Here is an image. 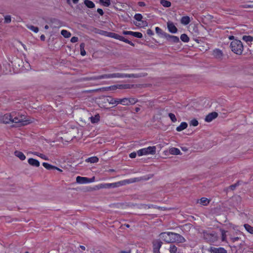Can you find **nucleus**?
Here are the masks:
<instances>
[{"label": "nucleus", "mask_w": 253, "mask_h": 253, "mask_svg": "<svg viewBox=\"0 0 253 253\" xmlns=\"http://www.w3.org/2000/svg\"><path fill=\"white\" fill-rule=\"evenodd\" d=\"M213 55L215 58L218 60H222L223 52L219 49H215L213 51Z\"/></svg>", "instance_id": "16"}, {"label": "nucleus", "mask_w": 253, "mask_h": 253, "mask_svg": "<svg viewBox=\"0 0 253 253\" xmlns=\"http://www.w3.org/2000/svg\"><path fill=\"white\" fill-rule=\"evenodd\" d=\"M27 28L33 31L35 33H37L39 32V28L37 27H35L34 26L31 25H26Z\"/></svg>", "instance_id": "34"}, {"label": "nucleus", "mask_w": 253, "mask_h": 253, "mask_svg": "<svg viewBox=\"0 0 253 253\" xmlns=\"http://www.w3.org/2000/svg\"><path fill=\"white\" fill-rule=\"evenodd\" d=\"M160 3L165 7H169L171 6V2L166 0H161Z\"/></svg>", "instance_id": "32"}, {"label": "nucleus", "mask_w": 253, "mask_h": 253, "mask_svg": "<svg viewBox=\"0 0 253 253\" xmlns=\"http://www.w3.org/2000/svg\"><path fill=\"white\" fill-rule=\"evenodd\" d=\"M128 104L129 105H133L138 102V100L135 99V98H128Z\"/></svg>", "instance_id": "43"}, {"label": "nucleus", "mask_w": 253, "mask_h": 253, "mask_svg": "<svg viewBox=\"0 0 253 253\" xmlns=\"http://www.w3.org/2000/svg\"><path fill=\"white\" fill-rule=\"evenodd\" d=\"M156 146H149L147 148H143L137 151V154L139 156L148 154L154 155L156 153Z\"/></svg>", "instance_id": "4"}, {"label": "nucleus", "mask_w": 253, "mask_h": 253, "mask_svg": "<svg viewBox=\"0 0 253 253\" xmlns=\"http://www.w3.org/2000/svg\"><path fill=\"white\" fill-rule=\"evenodd\" d=\"M210 251L211 253H227L226 250L221 247H211Z\"/></svg>", "instance_id": "17"}, {"label": "nucleus", "mask_w": 253, "mask_h": 253, "mask_svg": "<svg viewBox=\"0 0 253 253\" xmlns=\"http://www.w3.org/2000/svg\"><path fill=\"white\" fill-rule=\"evenodd\" d=\"M188 126L186 122H182L181 123L179 126H177L176 130L177 131H181L184 129L186 128Z\"/></svg>", "instance_id": "24"}, {"label": "nucleus", "mask_w": 253, "mask_h": 253, "mask_svg": "<svg viewBox=\"0 0 253 253\" xmlns=\"http://www.w3.org/2000/svg\"><path fill=\"white\" fill-rule=\"evenodd\" d=\"M160 251V249H156V248H153V253H156L157 252H159Z\"/></svg>", "instance_id": "63"}, {"label": "nucleus", "mask_w": 253, "mask_h": 253, "mask_svg": "<svg viewBox=\"0 0 253 253\" xmlns=\"http://www.w3.org/2000/svg\"><path fill=\"white\" fill-rule=\"evenodd\" d=\"M180 22L182 24L186 25L190 23V19L188 16H183L181 19Z\"/></svg>", "instance_id": "26"}, {"label": "nucleus", "mask_w": 253, "mask_h": 253, "mask_svg": "<svg viewBox=\"0 0 253 253\" xmlns=\"http://www.w3.org/2000/svg\"><path fill=\"white\" fill-rule=\"evenodd\" d=\"M242 39L246 42H251L253 41V37L251 36H244Z\"/></svg>", "instance_id": "38"}, {"label": "nucleus", "mask_w": 253, "mask_h": 253, "mask_svg": "<svg viewBox=\"0 0 253 253\" xmlns=\"http://www.w3.org/2000/svg\"><path fill=\"white\" fill-rule=\"evenodd\" d=\"M244 227L246 230L251 234H253V227L248 224H245Z\"/></svg>", "instance_id": "33"}, {"label": "nucleus", "mask_w": 253, "mask_h": 253, "mask_svg": "<svg viewBox=\"0 0 253 253\" xmlns=\"http://www.w3.org/2000/svg\"><path fill=\"white\" fill-rule=\"evenodd\" d=\"M39 157L41 158L42 159L45 160H48V158L44 154L41 153L39 155Z\"/></svg>", "instance_id": "53"}, {"label": "nucleus", "mask_w": 253, "mask_h": 253, "mask_svg": "<svg viewBox=\"0 0 253 253\" xmlns=\"http://www.w3.org/2000/svg\"><path fill=\"white\" fill-rule=\"evenodd\" d=\"M121 41H123L126 43H127L129 44H130V45L131 46H134V44L131 41L128 40L127 39L125 38L124 37H123V39Z\"/></svg>", "instance_id": "48"}, {"label": "nucleus", "mask_w": 253, "mask_h": 253, "mask_svg": "<svg viewBox=\"0 0 253 253\" xmlns=\"http://www.w3.org/2000/svg\"><path fill=\"white\" fill-rule=\"evenodd\" d=\"M136 153L135 152H132L129 154V157L131 158H134L136 157Z\"/></svg>", "instance_id": "57"}, {"label": "nucleus", "mask_w": 253, "mask_h": 253, "mask_svg": "<svg viewBox=\"0 0 253 253\" xmlns=\"http://www.w3.org/2000/svg\"><path fill=\"white\" fill-rule=\"evenodd\" d=\"M241 182H242V181L240 180H239L236 183L230 185L229 188L231 190H234L237 186H238L239 185H240L241 184Z\"/></svg>", "instance_id": "42"}, {"label": "nucleus", "mask_w": 253, "mask_h": 253, "mask_svg": "<svg viewBox=\"0 0 253 253\" xmlns=\"http://www.w3.org/2000/svg\"><path fill=\"white\" fill-rule=\"evenodd\" d=\"M28 162L31 166L35 167H39L40 165L39 161L33 158L29 159Z\"/></svg>", "instance_id": "18"}, {"label": "nucleus", "mask_w": 253, "mask_h": 253, "mask_svg": "<svg viewBox=\"0 0 253 253\" xmlns=\"http://www.w3.org/2000/svg\"><path fill=\"white\" fill-rule=\"evenodd\" d=\"M218 116L217 113L215 112H212L209 113L205 118V121L207 122H211L213 119H215Z\"/></svg>", "instance_id": "12"}, {"label": "nucleus", "mask_w": 253, "mask_h": 253, "mask_svg": "<svg viewBox=\"0 0 253 253\" xmlns=\"http://www.w3.org/2000/svg\"><path fill=\"white\" fill-rule=\"evenodd\" d=\"M90 121L92 123L95 124L98 123L100 120V116L98 114L95 115L94 117L92 116L90 118Z\"/></svg>", "instance_id": "27"}, {"label": "nucleus", "mask_w": 253, "mask_h": 253, "mask_svg": "<svg viewBox=\"0 0 253 253\" xmlns=\"http://www.w3.org/2000/svg\"><path fill=\"white\" fill-rule=\"evenodd\" d=\"M14 155L22 161H23L26 159V156L22 152L17 150L15 151L14 152Z\"/></svg>", "instance_id": "22"}, {"label": "nucleus", "mask_w": 253, "mask_h": 253, "mask_svg": "<svg viewBox=\"0 0 253 253\" xmlns=\"http://www.w3.org/2000/svg\"><path fill=\"white\" fill-rule=\"evenodd\" d=\"M204 237L210 242H213L216 239V236L211 233H204Z\"/></svg>", "instance_id": "19"}, {"label": "nucleus", "mask_w": 253, "mask_h": 253, "mask_svg": "<svg viewBox=\"0 0 253 253\" xmlns=\"http://www.w3.org/2000/svg\"><path fill=\"white\" fill-rule=\"evenodd\" d=\"M140 110V109L139 107H136L135 108V112H138Z\"/></svg>", "instance_id": "64"}, {"label": "nucleus", "mask_w": 253, "mask_h": 253, "mask_svg": "<svg viewBox=\"0 0 253 253\" xmlns=\"http://www.w3.org/2000/svg\"><path fill=\"white\" fill-rule=\"evenodd\" d=\"M61 35L65 38H68L71 37V34L65 30H63L61 32Z\"/></svg>", "instance_id": "36"}, {"label": "nucleus", "mask_w": 253, "mask_h": 253, "mask_svg": "<svg viewBox=\"0 0 253 253\" xmlns=\"http://www.w3.org/2000/svg\"><path fill=\"white\" fill-rule=\"evenodd\" d=\"M130 182L129 181V180H126L123 181H120L117 182L110 183V188L118 187L121 186L125 185L126 183H129Z\"/></svg>", "instance_id": "10"}, {"label": "nucleus", "mask_w": 253, "mask_h": 253, "mask_svg": "<svg viewBox=\"0 0 253 253\" xmlns=\"http://www.w3.org/2000/svg\"><path fill=\"white\" fill-rule=\"evenodd\" d=\"M169 152L170 154L175 155H179L181 154L179 149L174 147H172L169 149Z\"/></svg>", "instance_id": "23"}, {"label": "nucleus", "mask_w": 253, "mask_h": 253, "mask_svg": "<svg viewBox=\"0 0 253 253\" xmlns=\"http://www.w3.org/2000/svg\"><path fill=\"white\" fill-rule=\"evenodd\" d=\"M239 239V238L237 237H234V238H231V240L232 241V242H235L237 241H238V240Z\"/></svg>", "instance_id": "60"}, {"label": "nucleus", "mask_w": 253, "mask_h": 253, "mask_svg": "<svg viewBox=\"0 0 253 253\" xmlns=\"http://www.w3.org/2000/svg\"><path fill=\"white\" fill-rule=\"evenodd\" d=\"M50 21L51 23L50 27L52 28H59L61 27L63 24L62 22L60 20L56 18L51 19Z\"/></svg>", "instance_id": "9"}, {"label": "nucleus", "mask_w": 253, "mask_h": 253, "mask_svg": "<svg viewBox=\"0 0 253 253\" xmlns=\"http://www.w3.org/2000/svg\"><path fill=\"white\" fill-rule=\"evenodd\" d=\"M99 100L100 104L102 105L101 108H104L105 106L103 104L107 102L110 104L114 105V98H113L111 96H101L100 97Z\"/></svg>", "instance_id": "6"}, {"label": "nucleus", "mask_w": 253, "mask_h": 253, "mask_svg": "<svg viewBox=\"0 0 253 253\" xmlns=\"http://www.w3.org/2000/svg\"><path fill=\"white\" fill-rule=\"evenodd\" d=\"M181 40L184 42H188L189 41V38L185 34H183L180 36Z\"/></svg>", "instance_id": "35"}, {"label": "nucleus", "mask_w": 253, "mask_h": 253, "mask_svg": "<svg viewBox=\"0 0 253 253\" xmlns=\"http://www.w3.org/2000/svg\"><path fill=\"white\" fill-rule=\"evenodd\" d=\"M41 40L42 41H44L45 39V37L44 35H42L40 37Z\"/></svg>", "instance_id": "61"}, {"label": "nucleus", "mask_w": 253, "mask_h": 253, "mask_svg": "<svg viewBox=\"0 0 253 253\" xmlns=\"http://www.w3.org/2000/svg\"><path fill=\"white\" fill-rule=\"evenodd\" d=\"M11 21V16L10 15H6L4 17V22L6 23H9Z\"/></svg>", "instance_id": "49"}, {"label": "nucleus", "mask_w": 253, "mask_h": 253, "mask_svg": "<svg viewBox=\"0 0 253 253\" xmlns=\"http://www.w3.org/2000/svg\"><path fill=\"white\" fill-rule=\"evenodd\" d=\"M168 115H169V118L170 119L171 121L172 122L174 123V122H176L177 119H176V118L174 114L169 113L168 114Z\"/></svg>", "instance_id": "44"}, {"label": "nucleus", "mask_w": 253, "mask_h": 253, "mask_svg": "<svg viewBox=\"0 0 253 253\" xmlns=\"http://www.w3.org/2000/svg\"><path fill=\"white\" fill-rule=\"evenodd\" d=\"M108 36L110 37L114 38L117 40H119L120 41H122V40L123 39V36H120V35H119L117 34L114 33H112V32L108 33Z\"/></svg>", "instance_id": "21"}, {"label": "nucleus", "mask_w": 253, "mask_h": 253, "mask_svg": "<svg viewBox=\"0 0 253 253\" xmlns=\"http://www.w3.org/2000/svg\"><path fill=\"white\" fill-rule=\"evenodd\" d=\"M24 116L17 115L15 112L10 114H6L0 117V122L3 124L15 123L14 126L18 127L28 125L29 122L28 120H25Z\"/></svg>", "instance_id": "1"}, {"label": "nucleus", "mask_w": 253, "mask_h": 253, "mask_svg": "<svg viewBox=\"0 0 253 253\" xmlns=\"http://www.w3.org/2000/svg\"><path fill=\"white\" fill-rule=\"evenodd\" d=\"M134 18L137 21H141L142 19V18H143V17H142V15L141 14L137 13V14H136L134 15Z\"/></svg>", "instance_id": "46"}, {"label": "nucleus", "mask_w": 253, "mask_h": 253, "mask_svg": "<svg viewBox=\"0 0 253 253\" xmlns=\"http://www.w3.org/2000/svg\"><path fill=\"white\" fill-rule=\"evenodd\" d=\"M243 8H253V4H245L242 6Z\"/></svg>", "instance_id": "58"}, {"label": "nucleus", "mask_w": 253, "mask_h": 253, "mask_svg": "<svg viewBox=\"0 0 253 253\" xmlns=\"http://www.w3.org/2000/svg\"><path fill=\"white\" fill-rule=\"evenodd\" d=\"M143 208L146 209V208H155V209H162L163 208L160 207H157L156 206L153 205H144Z\"/></svg>", "instance_id": "40"}, {"label": "nucleus", "mask_w": 253, "mask_h": 253, "mask_svg": "<svg viewBox=\"0 0 253 253\" xmlns=\"http://www.w3.org/2000/svg\"><path fill=\"white\" fill-rule=\"evenodd\" d=\"M78 41V38L77 37H73L71 39V42H76Z\"/></svg>", "instance_id": "52"}, {"label": "nucleus", "mask_w": 253, "mask_h": 253, "mask_svg": "<svg viewBox=\"0 0 253 253\" xmlns=\"http://www.w3.org/2000/svg\"><path fill=\"white\" fill-rule=\"evenodd\" d=\"M229 69V72L231 73H234L237 71V67L236 66H231L230 67Z\"/></svg>", "instance_id": "50"}, {"label": "nucleus", "mask_w": 253, "mask_h": 253, "mask_svg": "<svg viewBox=\"0 0 253 253\" xmlns=\"http://www.w3.org/2000/svg\"><path fill=\"white\" fill-rule=\"evenodd\" d=\"M134 86V84H118L117 85L112 86L113 89L114 88H119L120 89H128L131 88L133 87Z\"/></svg>", "instance_id": "11"}, {"label": "nucleus", "mask_w": 253, "mask_h": 253, "mask_svg": "<svg viewBox=\"0 0 253 253\" xmlns=\"http://www.w3.org/2000/svg\"><path fill=\"white\" fill-rule=\"evenodd\" d=\"M159 236L164 241L167 243L175 242L183 243L186 241L185 239L182 236L172 232H162Z\"/></svg>", "instance_id": "2"}, {"label": "nucleus", "mask_w": 253, "mask_h": 253, "mask_svg": "<svg viewBox=\"0 0 253 253\" xmlns=\"http://www.w3.org/2000/svg\"><path fill=\"white\" fill-rule=\"evenodd\" d=\"M153 248L160 249L163 244V242L158 240H154L152 242Z\"/></svg>", "instance_id": "20"}, {"label": "nucleus", "mask_w": 253, "mask_h": 253, "mask_svg": "<svg viewBox=\"0 0 253 253\" xmlns=\"http://www.w3.org/2000/svg\"><path fill=\"white\" fill-rule=\"evenodd\" d=\"M80 50H81V54L82 56H84L86 54V52L84 49L85 46V44L84 43H82L80 44Z\"/></svg>", "instance_id": "37"}, {"label": "nucleus", "mask_w": 253, "mask_h": 253, "mask_svg": "<svg viewBox=\"0 0 253 253\" xmlns=\"http://www.w3.org/2000/svg\"><path fill=\"white\" fill-rule=\"evenodd\" d=\"M141 74H122V73H113L112 74V77L113 78H138L142 77Z\"/></svg>", "instance_id": "5"}, {"label": "nucleus", "mask_w": 253, "mask_h": 253, "mask_svg": "<svg viewBox=\"0 0 253 253\" xmlns=\"http://www.w3.org/2000/svg\"><path fill=\"white\" fill-rule=\"evenodd\" d=\"M99 161L98 158L97 157H91L88 158L85 160V162L90 163H95L98 162Z\"/></svg>", "instance_id": "28"}, {"label": "nucleus", "mask_w": 253, "mask_h": 253, "mask_svg": "<svg viewBox=\"0 0 253 253\" xmlns=\"http://www.w3.org/2000/svg\"><path fill=\"white\" fill-rule=\"evenodd\" d=\"M84 3L87 7L92 8L95 7L94 3L89 0H84Z\"/></svg>", "instance_id": "29"}, {"label": "nucleus", "mask_w": 253, "mask_h": 253, "mask_svg": "<svg viewBox=\"0 0 253 253\" xmlns=\"http://www.w3.org/2000/svg\"><path fill=\"white\" fill-rule=\"evenodd\" d=\"M128 98H123L122 105L128 106Z\"/></svg>", "instance_id": "51"}, {"label": "nucleus", "mask_w": 253, "mask_h": 253, "mask_svg": "<svg viewBox=\"0 0 253 253\" xmlns=\"http://www.w3.org/2000/svg\"><path fill=\"white\" fill-rule=\"evenodd\" d=\"M138 5L139 6H144L146 5L145 2H143V1H139V2H138Z\"/></svg>", "instance_id": "59"}, {"label": "nucleus", "mask_w": 253, "mask_h": 253, "mask_svg": "<svg viewBox=\"0 0 253 253\" xmlns=\"http://www.w3.org/2000/svg\"><path fill=\"white\" fill-rule=\"evenodd\" d=\"M42 166L45 169H48V170L56 169V167L52 166V165H51L50 164H48L47 163H45V162L42 163Z\"/></svg>", "instance_id": "31"}, {"label": "nucleus", "mask_w": 253, "mask_h": 253, "mask_svg": "<svg viewBox=\"0 0 253 253\" xmlns=\"http://www.w3.org/2000/svg\"><path fill=\"white\" fill-rule=\"evenodd\" d=\"M113 78L112 74H104L100 76H93L91 77H85L83 78L84 81H95L103 79Z\"/></svg>", "instance_id": "7"}, {"label": "nucleus", "mask_w": 253, "mask_h": 253, "mask_svg": "<svg viewBox=\"0 0 253 253\" xmlns=\"http://www.w3.org/2000/svg\"><path fill=\"white\" fill-rule=\"evenodd\" d=\"M123 34L125 35H128L133 36L138 38H141L142 37V34L139 32L124 31L123 32Z\"/></svg>", "instance_id": "13"}, {"label": "nucleus", "mask_w": 253, "mask_h": 253, "mask_svg": "<svg viewBox=\"0 0 253 253\" xmlns=\"http://www.w3.org/2000/svg\"><path fill=\"white\" fill-rule=\"evenodd\" d=\"M110 183H104V188H110Z\"/></svg>", "instance_id": "62"}, {"label": "nucleus", "mask_w": 253, "mask_h": 253, "mask_svg": "<svg viewBox=\"0 0 253 253\" xmlns=\"http://www.w3.org/2000/svg\"><path fill=\"white\" fill-rule=\"evenodd\" d=\"M165 35V38H166L168 42L171 43H178L180 42L179 38L177 36L170 35L168 33Z\"/></svg>", "instance_id": "8"}, {"label": "nucleus", "mask_w": 253, "mask_h": 253, "mask_svg": "<svg viewBox=\"0 0 253 253\" xmlns=\"http://www.w3.org/2000/svg\"><path fill=\"white\" fill-rule=\"evenodd\" d=\"M209 203L210 200L205 197H203L199 200V203L204 206L207 205Z\"/></svg>", "instance_id": "30"}, {"label": "nucleus", "mask_w": 253, "mask_h": 253, "mask_svg": "<svg viewBox=\"0 0 253 253\" xmlns=\"http://www.w3.org/2000/svg\"><path fill=\"white\" fill-rule=\"evenodd\" d=\"M169 251L170 253H176L177 248L175 245L171 244L170 245Z\"/></svg>", "instance_id": "39"}, {"label": "nucleus", "mask_w": 253, "mask_h": 253, "mask_svg": "<svg viewBox=\"0 0 253 253\" xmlns=\"http://www.w3.org/2000/svg\"><path fill=\"white\" fill-rule=\"evenodd\" d=\"M156 33L160 37L165 38V34L167 33L164 32L160 28L157 27L155 28Z\"/></svg>", "instance_id": "25"}, {"label": "nucleus", "mask_w": 253, "mask_h": 253, "mask_svg": "<svg viewBox=\"0 0 253 253\" xmlns=\"http://www.w3.org/2000/svg\"><path fill=\"white\" fill-rule=\"evenodd\" d=\"M99 1L105 6H109L111 4L110 0H99Z\"/></svg>", "instance_id": "41"}, {"label": "nucleus", "mask_w": 253, "mask_h": 253, "mask_svg": "<svg viewBox=\"0 0 253 253\" xmlns=\"http://www.w3.org/2000/svg\"><path fill=\"white\" fill-rule=\"evenodd\" d=\"M76 181L77 183L81 184L91 182V180H90L89 178L81 177L80 176L77 177Z\"/></svg>", "instance_id": "15"}, {"label": "nucleus", "mask_w": 253, "mask_h": 253, "mask_svg": "<svg viewBox=\"0 0 253 253\" xmlns=\"http://www.w3.org/2000/svg\"><path fill=\"white\" fill-rule=\"evenodd\" d=\"M167 27L169 32L171 33H176L177 32V29L172 22L169 21L167 23Z\"/></svg>", "instance_id": "14"}, {"label": "nucleus", "mask_w": 253, "mask_h": 253, "mask_svg": "<svg viewBox=\"0 0 253 253\" xmlns=\"http://www.w3.org/2000/svg\"><path fill=\"white\" fill-rule=\"evenodd\" d=\"M147 34L149 36H152L154 35V32L151 29H148L147 30Z\"/></svg>", "instance_id": "56"}, {"label": "nucleus", "mask_w": 253, "mask_h": 253, "mask_svg": "<svg viewBox=\"0 0 253 253\" xmlns=\"http://www.w3.org/2000/svg\"><path fill=\"white\" fill-rule=\"evenodd\" d=\"M226 238L225 232L224 230L222 231V241H224Z\"/></svg>", "instance_id": "54"}, {"label": "nucleus", "mask_w": 253, "mask_h": 253, "mask_svg": "<svg viewBox=\"0 0 253 253\" xmlns=\"http://www.w3.org/2000/svg\"><path fill=\"white\" fill-rule=\"evenodd\" d=\"M123 98H114V105L117 106L118 104H122Z\"/></svg>", "instance_id": "45"}, {"label": "nucleus", "mask_w": 253, "mask_h": 253, "mask_svg": "<svg viewBox=\"0 0 253 253\" xmlns=\"http://www.w3.org/2000/svg\"><path fill=\"white\" fill-rule=\"evenodd\" d=\"M231 50L235 53L241 55L243 51V45L242 42L238 40H233L230 43Z\"/></svg>", "instance_id": "3"}, {"label": "nucleus", "mask_w": 253, "mask_h": 253, "mask_svg": "<svg viewBox=\"0 0 253 253\" xmlns=\"http://www.w3.org/2000/svg\"><path fill=\"white\" fill-rule=\"evenodd\" d=\"M97 11L101 16H102L104 14V12L103 10L101 8H98Z\"/></svg>", "instance_id": "55"}, {"label": "nucleus", "mask_w": 253, "mask_h": 253, "mask_svg": "<svg viewBox=\"0 0 253 253\" xmlns=\"http://www.w3.org/2000/svg\"><path fill=\"white\" fill-rule=\"evenodd\" d=\"M190 125L196 126L198 125V122L196 119H193L190 122Z\"/></svg>", "instance_id": "47"}]
</instances>
